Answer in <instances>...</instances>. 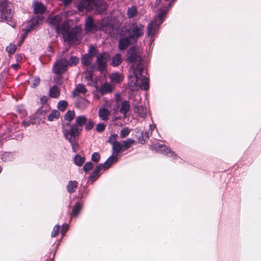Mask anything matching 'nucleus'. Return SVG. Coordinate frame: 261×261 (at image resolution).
<instances>
[{
    "instance_id": "f257e3e1",
    "label": "nucleus",
    "mask_w": 261,
    "mask_h": 261,
    "mask_svg": "<svg viewBox=\"0 0 261 261\" xmlns=\"http://www.w3.org/2000/svg\"><path fill=\"white\" fill-rule=\"evenodd\" d=\"M126 61L128 63H135L136 65L133 69V74L137 80L142 77V72L144 71V66L140 64L142 60L141 56L136 46L130 47L127 50Z\"/></svg>"
},
{
    "instance_id": "f03ea898",
    "label": "nucleus",
    "mask_w": 261,
    "mask_h": 261,
    "mask_svg": "<svg viewBox=\"0 0 261 261\" xmlns=\"http://www.w3.org/2000/svg\"><path fill=\"white\" fill-rule=\"evenodd\" d=\"M87 119L85 115H80L76 117L75 123L63 122L61 125L62 132L69 133L72 136L74 134L80 135L83 127L87 122Z\"/></svg>"
},
{
    "instance_id": "7ed1b4c3",
    "label": "nucleus",
    "mask_w": 261,
    "mask_h": 261,
    "mask_svg": "<svg viewBox=\"0 0 261 261\" xmlns=\"http://www.w3.org/2000/svg\"><path fill=\"white\" fill-rule=\"evenodd\" d=\"M174 1H172L169 3L165 5L163 4V7L159 9V12L158 14V17L160 19V21L158 24L155 20L150 21L147 25V34L148 36L155 35L157 27L161 25L166 16L167 12L169 11L170 8L172 5Z\"/></svg>"
},
{
    "instance_id": "20e7f679",
    "label": "nucleus",
    "mask_w": 261,
    "mask_h": 261,
    "mask_svg": "<svg viewBox=\"0 0 261 261\" xmlns=\"http://www.w3.org/2000/svg\"><path fill=\"white\" fill-rule=\"evenodd\" d=\"M82 29L75 26L64 31L63 36L65 41L69 43L79 44L82 39Z\"/></svg>"
},
{
    "instance_id": "39448f33",
    "label": "nucleus",
    "mask_w": 261,
    "mask_h": 261,
    "mask_svg": "<svg viewBox=\"0 0 261 261\" xmlns=\"http://www.w3.org/2000/svg\"><path fill=\"white\" fill-rule=\"evenodd\" d=\"M13 6L7 0H0V16L7 21H11L13 16Z\"/></svg>"
},
{
    "instance_id": "423d86ee",
    "label": "nucleus",
    "mask_w": 261,
    "mask_h": 261,
    "mask_svg": "<svg viewBox=\"0 0 261 261\" xmlns=\"http://www.w3.org/2000/svg\"><path fill=\"white\" fill-rule=\"evenodd\" d=\"M106 24L100 23L99 25L96 24L91 16H88L85 20L84 30L87 33H95L97 31H105Z\"/></svg>"
},
{
    "instance_id": "0eeeda50",
    "label": "nucleus",
    "mask_w": 261,
    "mask_h": 261,
    "mask_svg": "<svg viewBox=\"0 0 261 261\" xmlns=\"http://www.w3.org/2000/svg\"><path fill=\"white\" fill-rule=\"evenodd\" d=\"M62 133L65 139L70 143L72 151L75 153L77 152L80 147L78 142L80 135L74 134L72 136L69 133L64 132H62Z\"/></svg>"
},
{
    "instance_id": "6e6552de",
    "label": "nucleus",
    "mask_w": 261,
    "mask_h": 261,
    "mask_svg": "<svg viewBox=\"0 0 261 261\" xmlns=\"http://www.w3.org/2000/svg\"><path fill=\"white\" fill-rule=\"evenodd\" d=\"M132 26L131 33L129 34L128 35L132 38V42L135 43L141 36L143 35L144 26L141 23L139 24L132 23Z\"/></svg>"
},
{
    "instance_id": "1a4fd4ad",
    "label": "nucleus",
    "mask_w": 261,
    "mask_h": 261,
    "mask_svg": "<svg viewBox=\"0 0 261 261\" xmlns=\"http://www.w3.org/2000/svg\"><path fill=\"white\" fill-rule=\"evenodd\" d=\"M110 59L109 54L103 52L99 54L97 56L96 64L97 65V69L99 71L103 72L106 69L107 63Z\"/></svg>"
},
{
    "instance_id": "9d476101",
    "label": "nucleus",
    "mask_w": 261,
    "mask_h": 261,
    "mask_svg": "<svg viewBox=\"0 0 261 261\" xmlns=\"http://www.w3.org/2000/svg\"><path fill=\"white\" fill-rule=\"evenodd\" d=\"M67 60L65 58H61L55 63L53 70L57 74H61L67 70Z\"/></svg>"
},
{
    "instance_id": "9b49d317",
    "label": "nucleus",
    "mask_w": 261,
    "mask_h": 261,
    "mask_svg": "<svg viewBox=\"0 0 261 261\" xmlns=\"http://www.w3.org/2000/svg\"><path fill=\"white\" fill-rule=\"evenodd\" d=\"M132 42V38L129 36L126 35L124 33H120L119 35V39L117 47L120 50L126 49Z\"/></svg>"
},
{
    "instance_id": "f8f14e48",
    "label": "nucleus",
    "mask_w": 261,
    "mask_h": 261,
    "mask_svg": "<svg viewBox=\"0 0 261 261\" xmlns=\"http://www.w3.org/2000/svg\"><path fill=\"white\" fill-rule=\"evenodd\" d=\"M41 21L42 19L40 18H34L28 21L24 27L22 29V30L24 32V34H22V39L25 38L28 33L33 30Z\"/></svg>"
},
{
    "instance_id": "ddd939ff",
    "label": "nucleus",
    "mask_w": 261,
    "mask_h": 261,
    "mask_svg": "<svg viewBox=\"0 0 261 261\" xmlns=\"http://www.w3.org/2000/svg\"><path fill=\"white\" fill-rule=\"evenodd\" d=\"M50 27L59 34L60 32L61 18L58 15H55L50 18L48 21Z\"/></svg>"
},
{
    "instance_id": "4468645a",
    "label": "nucleus",
    "mask_w": 261,
    "mask_h": 261,
    "mask_svg": "<svg viewBox=\"0 0 261 261\" xmlns=\"http://www.w3.org/2000/svg\"><path fill=\"white\" fill-rule=\"evenodd\" d=\"M144 73H145V74L147 73L146 70L145 69H144V71L142 72V77H140V79H139L137 80L136 78L135 77L136 82H135L134 85L135 86H137L139 81H142V82H141V83L140 84V87L142 89H143L144 90H147L149 88V83H148L149 80L147 77H145L143 75Z\"/></svg>"
},
{
    "instance_id": "2eb2a0df",
    "label": "nucleus",
    "mask_w": 261,
    "mask_h": 261,
    "mask_svg": "<svg viewBox=\"0 0 261 261\" xmlns=\"http://www.w3.org/2000/svg\"><path fill=\"white\" fill-rule=\"evenodd\" d=\"M93 4L87 0H81L77 5V8L79 11L84 10H91L92 9Z\"/></svg>"
},
{
    "instance_id": "dca6fc26",
    "label": "nucleus",
    "mask_w": 261,
    "mask_h": 261,
    "mask_svg": "<svg viewBox=\"0 0 261 261\" xmlns=\"http://www.w3.org/2000/svg\"><path fill=\"white\" fill-rule=\"evenodd\" d=\"M158 147L161 148L160 150L161 153L165 154L167 156L173 157L174 159H176L177 158V155L175 153V152L168 148L166 145L159 144Z\"/></svg>"
},
{
    "instance_id": "f3484780",
    "label": "nucleus",
    "mask_w": 261,
    "mask_h": 261,
    "mask_svg": "<svg viewBox=\"0 0 261 261\" xmlns=\"http://www.w3.org/2000/svg\"><path fill=\"white\" fill-rule=\"evenodd\" d=\"M46 10L44 5L38 1L34 3V11L35 14H43Z\"/></svg>"
},
{
    "instance_id": "a211bd4d",
    "label": "nucleus",
    "mask_w": 261,
    "mask_h": 261,
    "mask_svg": "<svg viewBox=\"0 0 261 261\" xmlns=\"http://www.w3.org/2000/svg\"><path fill=\"white\" fill-rule=\"evenodd\" d=\"M130 106L128 100H123L121 103V106L119 111L123 115L124 117H126L127 113L130 109Z\"/></svg>"
},
{
    "instance_id": "6ab92c4d",
    "label": "nucleus",
    "mask_w": 261,
    "mask_h": 261,
    "mask_svg": "<svg viewBox=\"0 0 261 261\" xmlns=\"http://www.w3.org/2000/svg\"><path fill=\"white\" fill-rule=\"evenodd\" d=\"M87 90L85 88V86L82 84H79L76 86V88L72 92V95L73 97L78 96L79 93L85 94L87 92Z\"/></svg>"
},
{
    "instance_id": "aec40b11",
    "label": "nucleus",
    "mask_w": 261,
    "mask_h": 261,
    "mask_svg": "<svg viewBox=\"0 0 261 261\" xmlns=\"http://www.w3.org/2000/svg\"><path fill=\"white\" fill-rule=\"evenodd\" d=\"M117 156V155H116V154H115V156L112 154L106 161L104 163L102 164L104 165H103V169L104 170L109 168L113 163L116 162L117 161L118 159Z\"/></svg>"
},
{
    "instance_id": "412c9836",
    "label": "nucleus",
    "mask_w": 261,
    "mask_h": 261,
    "mask_svg": "<svg viewBox=\"0 0 261 261\" xmlns=\"http://www.w3.org/2000/svg\"><path fill=\"white\" fill-rule=\"evenodd\" d=\"M117 156V155H116V154H115V156L112 154L106 161L104 163L102 164L104 165H103V169L104 170L109 168L113 163L116 162L117 161L118 159Z\"/></svg>"
},
{
    "instance_id": "4be33fe9",
    "label": "nucleus",
    "mask_w": 261,
    "mask_h": 261,
    "mask_svg": "<svg viewBox=\"0 0 261 261\" xmlns=\"http://www.w3.org/2000/svg\"><path fill=\"white\" fill-rule=\"evenodd\" d=\"M112 148L113 153L116 154V155L124 151L122 141L121 142H117L112 146Z\"/></svg>"
},
{
    "instance_id": "5701e85b",
    "label": "nucleus",
    "mask_w": 261,
    "mask_h": 261,
    "mask_svg": "<svg viewBox=\"0 0 261 261\" xmlns=\"http://www.w3.org/2000/svg\"><path fill=\"white\" fill-rule=\"evenodd\" d=\"M83 208V203L81 202L77 201L75 203L73 206L71 212V215L73 217H76Z\"/></svg>"
},
{
    "instance_id": "b1692460",
    "label": "nucleus",
    "mask_w": 261,
    "mask_h": 261,
    "mask_svg": "<svg viewBox=\"0 0 261 261\" xmlns=\"http://www.w3.org/2000/svg\"><path fill=\"white\" fill-rule=\"evenodd\" d=\"M110 115L109 111L105 108H101L98 110V116L103 120L107 121L108 120V116Z\"/></svg>"
},
{
    "instance_id": "393cba45",
    "label": "nucleus",
    "mask_w": 261,
    "mask_h": 261,
    "mask_svg": "<svg viewBox=\"0 0 261 261\" xmlns=\"http://www.w3.org/2000/svg\"><path fill=\"white\" fill-rule=\"evenodd\" d=\"M122 62L121 55L119 53L116 54L112 58L111 65L114 67L119 66Z\"/></svg>"
},
{
    "instance_id": "a878e982",
    "label": "nucleus",
    "mask_w": 261,
    "mask_h": 261,
    "mask_svg": "<svg viewBox=\"0 0 261 261\" xmlns=\"http://www.w3.org/2000/svg\"><path fill=\"white\" fill-rule=\"evenodd\" d=\"M60 91L57 86H54L50 88L49 91V95L50 97L57 98L59 97Z\"/></svg>"
},
{
    "instance_id": "bb28decb",
    "label": "nucleus",
    "mask_w": 261,
    "mask_h": 261,
    "mask_svg": "<svg viewBox=\"0 0 261 261\" xmlns=\"http://www.w3.org/2000/svg\"><path fill=\"white\" fill-rule=\"evenodd\" d=\"M92 60L93 58L88 54H85L81 58V63L86 66H88L90 65Z\"/></svg>"
},
{
    "instance_id": "cd10ccee",
    "label": "nucleus",
    "mask_w": 261,
    "mask_h": 261,
    "mask_svg": "<svg viewBox=\"0 0 261 261\" xmlns=\"http://www.w3.org/2000/svg\"><path fill=\"white\" fill-rule=\"evenodd\" d=\"M77 187V182L75 180H70L68 182V184L67 186V191L72 194L75 191Z\"/></svg>"
},
{
    "instance_id": "c85d7f7f",
    "label": "nucleus",
    "mask_w": 261,
    "mask_h": 261,
    "mask_svg": "<svg viewBox=\"0 0 261 261\" xmlns=\"http://www.w3.org/2000/svg\"><path fill=\"white\" fill-rule=\"evenodd\" d=\"M134 113H137L140 117H144L146 115V112L142 106L136 105L134 107Z\"/></svg>"
},
{
    "instance_id": "c756f323",
    "label": "nucleus",
    "mask_w": 261,
    "mask_h": 261,
    "mask_svg": "<svg viewBox=\"0 0 261 261\" xmlns=\"http://www.w3.org/2000/svg\"><path fill=\"white\" fill-rule=\"evenodd\" d=\"M75 116V113L74 111H68L64 116V120L66 121V122H70L74 119Z\"/></svg>"
},
{
    "instance_id": "7c9ffc66",
    "label": "nucleus",
    "mask_w": 261,
    "mask_h": 261,
    "mask_svg": "<svg viewBox=\"0 0 261 261\" xmlns=\"http://www.w3.org/2000/svg\"><path fill=\"white\" fill-rule=\"evenodd\" d=\"M113 87L109 84L106 82L101 87L100 92L102 95L112 91Z\"/></svg>"
},
{
    "instance_id": "2f4dec72",
    "label": "nucleus",
    "mask_w": 261,
    "mask_h": 261,
    "mask_svg": "<svg viewBox=\"0 0 261 261\" xmlns=\"http://www.w3.org/2000/svg\"><path fill=\"white\" fill-rule=\"evenodd\" d=\"M60 116V113L57 110H53L51 113L47 116V120L49 121H54V119H58Z\"/></svg>"
},
{
    "instance_id": "473e14b6",
    "label": "nucleus",
    "mask_w": 261,
    "mask_h": 261,
    "mask_svg": "<svg viewBox=\"0 0 261 261\" xmlns=\"http://www.w3.org/2000/svg\"><path fill=\"white\" fill-rule=\"evenodd\" d=\"M73 161L75 165L81 166L85 161V158L79 154H76L73 158Z\"/></svg>"
},
{
    "instance_id": "72a5a7b5",
    "label": "nucleus",
    "mask_w": 261,
    "mask_h": 261,
    "mask_svg": "<svg viewBox=\"0 0 261 261\" xmlns=\"http://www.w3.org/2000/svg\"><path fill=\"white\" fill-rule=\"evenodd\" d=\"M124 150L128 149L135 143V140L131 138H128L122 141Z\"/></svg>"
},
{
    "instance_id": "f704fd0d",
    "label": "nucleus",
    "mask_w": 261,
    "mask_h": 261,
    "mask_svg": "<svg viewBox=\"0 0 261 261\" xmlns=\"http://www.w3.org/2000/svg\"><path fill=\"white\" fill-rule=\"evenodd\" d=\"M137 14L138 11L135 6H133L130 8H128L127 15L128 18H133L136 16Z\"/></svg>"
},
{
    "instance_id": "c9c22d12",
    "label": "nucleus",
    "mask_w": 261,
    "mask_h": 261,
    "mask_svg": "<svg viewBox=\"0 0 261 261\" xmlns=\"http://www.w3.org/2000/svg\"><path fill=\"white\" fill-rule=\"evenodd\" d=\"M79 62V59L76 56H71L67 60V66L71 67L76 66Z\"/></svg>"
},
{
    "instance_id": "e433bc0d",
    "label": "nucleus",
    "mask_w": 261,
    "mask_h": 261,
    "mask_svg": "<svg viewBox=\"0 0 261 261\" xmlns=\"http://www.w3.org/2000/svg\"><path fill=\"white\" fill-rule=\"evenodd\" d=\"M67 106L68 102L66 100H60L58 103V108L60 111L64 112L66 109Z\"/></svg>"
},
{
    "instance_id": "4c0bfd02",
    "label": "nucleus",
    "mask_w": 261,
    "mask_h": 261,
    "mask_svg": "<svg viewBox=\"0 0 261 261\" xmlns=\"http://www.w3.org/2000/svg\"><path fill=\"white\" fill-rule=\"evenodd\" d=\"M118 135L114 134L110 135L108 141V143H110L112 146L116 144L117 141Z\"/></svg>"
},
{
    "instance_id": "58836bf2",
    "label": "nucleus",
    "mask_w": 261,
    "mask_h": 261,
    "mask_svg": "<svg viewBox=\"0 0 261 261\" xmlns=\"http://www.w3.org/2000/svg\"><path fill=\"white\" fill-rule=\"evenodd\" d=\"M99 176V174H98L95 171H93L90 175L88 177V182H90L91 184L94 182Z\"/></svg>"
},
{
    "instance_id": "ea45409f",
    "label": "nucleus",
    "mask_w": 261,
    "mask_h": 261,
    "mask_svg": "<svg viewBox=\"0 0 261 261\" xmlns=\"http://www.w3.org/2000/svg\"><path fill=\"white\" fill-rule=\"evenodd\" d=\"M93 168V164L91 162H88L85 164L83 166V169L84 171L87 173L90 170H92Z\"/></svg>"
},
{
    "instance_id": "a19ab883",
    "label": "nucleus",
    "mask_w": 261,
    "mask_h": 261,
    "mask_svg": "<svg viewBox=\"0 0 261 261\" xmlns=\"http://www.w3.org/2000/svg\"><path fill=\"white\" fill-rule=\"evenodd\" d=\"M16 50V46L15 44H10L6 47V50L8 51L10 55L14 54Z\"/></svg>"
},
{
    "instance_id": "79ce46f5",
    "label": "nucleus",
    "mask_w": 261,
    "mask_h": 261,
    "mask_svg": "<svg viewBox=\"0 0 261 261\" xmlns=\"http://www.w3.org/2000/svg\"><path fill=\"white\" fill-rule=\"evenodd\" d=\"M12 154L10 152H5L2 155V159L4 162L9 161L12 159Z\"/></svg>"
},
{
    "instance_id": "37998d69",
    "label": "nucleus",
    "mask_w": 261,
    "mask_h": 261,
    "mask_svg": "<svg viewBox=\"0 0 261 261\" xmlns=\"http://www.w3.org/2000/svg\"><path fill=\"white\" fill-rule=\"evenodd\" d=\"M111 80L114 82L119 83L121 81L120 76L118 72L113 73L111 75Z\"/></svg>"
},
{
    "instance_id": "c03bdc74",
    "label": "nucleus",
    "mask_w": 261,
    "mask_h": 261,
    "mask_svg": "<svg viewBox=\"0 0 261 261\" xmlns=\"http://www.w3.org/2000/svg\"><path fill=\"white\" fill-rule=\"evenodd\" d=\"M97 50L93 45H91L88 49V54L92 58L96 55Z\"/></svg>"
},
{
    "instance_id": "a18cd8bd",
    "label": "nucleus",
    "mask_w": 261,
    "mask_h": 261,
    "mask_svg": "<svg viewBox=\"0 0 261 261\" xmlns=\"http://www.w3.org/2000/svg\"><path fill=\"white\" fill-rule=\"evenodd\" d=\"M129 134V129L128 127H125L124 128H122L120 130V137L121 138H124L126 136L128 135Z\"/></svg>"
},
{
    "instance_id": "49530a36",
    "label": "nucleus",
    "mask_w": 261,
    "mask_h": 261,
    "mask_svg": "<svg viewBox=\"0 0 261 261\" xmlns=\"http://www.w3.org/2000/svg\"><path fill=\"white\" fill-rule=\"evenodd\" d=\"M60 229V226L59 225H56L51 232V237L53 238L56 237L59 232Z\"/></svg>"
},
{
    "instance_id": "de8ad7c7",
    "label": "nucleus",
    "mask_w": 261,
    "mask_h": 261,
    "mask_svg": "<svg viewBox=\"0 0 261 261\" xmlns=\"http://www.w3.org/2000/svg\"><path fill=\"white\" fill-rule=\"evenodd\" d=\"M100 156L98 152H95L92 153L91 156V160L93 162L97 163L100 160Z\"/></svg>"
},
{
    "instance_id": "09e8293b",
    "label": "nucleus",
    "mask_w": 261,
    "mask_h": 261,
    "mask_svg": "<svg viewBox=\"0 0 261 261\" xmlns=\"http://www.w3.org/2000/svg\"><path fill=\"white\" fill-rule=\"evenodd\" d=\"M40 83V79L39 77L36 76L31 82V87L32 88H35L39 85Z\"/></svg>"
},
{
    "instance_id": "8fccbe9b",
    "label": "nucleus",
    "mask_w": 261,
    "mask_h": 261,
    "mask_svg": "<svg viewBox=\"0 0 261 261\" xmlns=\"http://www.w3.org/2000/svg\"><path fill=\"white\" fill-rule=\"evenodd\" d=\"M106 128V125L103 123H99L97 124L96 129L98 133H102Z\"/></svg>"
},
{
    "instance_id": "3c124183",
    "label": "nucleus",
    "mask_w": 261,
    "mask_h": 261,
    "mask_svg": "<svg viewBox=\"0 0 261 261\" xmlns=\"http://www.w3.org/2000/svg\"><path fill=\"white\" fill-rule=\"evenodd\" d=\"M94 126V122L92 120H89L88 123H86L85 129L87 130H90Z\"/></svg>"
},
{
    "instance_id": "603ef678",
    "label": "nucleus",
    "mask_w": 261,
    "mask_h": 261,
    "mask_svg": "<svg viewBox=\"0 0 261 261\" xmlns=\"http://www.w3.org/2000/svg\"><path fill=\"white\" fill-rule=\"evenodd\" d=\"M34 120H32V119H30L28 121H23L22 122V125L24 127H28L29 125H30V124H34Z\"/></svg>"
},
{
    "instance_id": "864d4df0",
    "label": "nucleus",
    "mask_w": 261,
    "mask_h": 261,
    "mask_svg": "<svg viewBox=\"0 0 261 261\" xmlns=\"http://www.w3.org/2000/svg\"><path fill=\"white\" fill-rule=\"evenodd\" d=\"M139 142L141 144H144L147 140H145V136H144L143 132H141V135L138 138Z\"/></svg>"
},
{
    "instance_id": "5fc2aeb1",
    "label": "nucleus",
    "mask_w": 261,
    "mask_h": 261,
    "mask_svg": "<svg viewBox=\"0 0 261 261\" xmlns=\"http://www.w3.org/2000/svg\"><path fill=\"white\" fill-rule=\"evenodd\" d=\"M103 165H104L102 164H99L96 167L93 171L96 172L97 174H99L100 171H101V169L103 168Z\"/></svg>"
},
{
    "instance_id": "6e6d98bb",
    "label": "nucleus",
    "mask_w": 261,
    "mask_h": 261,
    "mask_svg": "<svg viewBox=\"0 0 261 261\" xmlns=\"http://www.w3.org/2000/svg\"><path fill=\"white\" fill-rule=\"evenodd\" d=\"M48 100V98L46 96L43 95L40 98V103L41 105H45Z\"/></svg>"
},
{
    "instance_id": "4d7b16f0",
    "label": "nucleus",
    "mask_w": 261,
    "mask_h": 261,
    "mask_svg": "<svg viewBox=\"0 0 261 261\" xmlns=\"http://www.w3.org/2000/svg\"><path fill=\"white\" fill-rule=\"evenodd\" d=\"M68 225L66 223H64L62 225V229H61V233L62 234H64V233H65L67 230H68Z\"/></svg>"
},
{
    "instance_id": "13d9d810",
    "label": "nucleus",
    "mask_w": 261,
    "mask_h": 261,
    "mask_svg": "<svg viewBox=\"0 0 261 261\" xmlns=\"http://www.w3.org/2000/svg\"><path fill=\"white\" fill-rule=\"evenodd\" d=\"M151 134H152V132H150L149 130H148V131H146L144 133V136H145V140H147L148 141L150 136Z\"/></svg>"
},
{
    "instance_id": "bf43d9fd",
    "label": "nucleus",
    "mask_w": 261,
    "mask_h": 261,
    "mask_svg": "<svg viewBox=\"0 0 261 261\" xmlns=\"http://www.w3.org/2000/svg\"><path fill=\"white\" fill-rule=\"evenodd\" d=\"M79 104H82L83 105H86L87 102V100L86 98H82L78 100Z\"/></svg>"
},
{
    "instance_id": "052dcab7",
    "label": "nucleus",
    "mask_w": 261,
    "mask_h": 261,
    "mask_svg": "<svg viewBox=\"0 0 261 261\" xmlns=\"http://www.w3.org/2000/svg\"><path fill=\"white\" fill-rule=\"evenodd\" d=\"M115 100H116V102H119V101H120L121 100V97L120 95V94L119 93H116L115 95Z\"/></svg>"
},
{
    "instance_id": "680f3d73",
    "label": "nucleus",
    "mask_w": 261,
    "mask_h": 261,
    "mask_svg": "<svg viewBox=\"0 0 261 261\" xmlns=\"http://www.w3.org/2000/svg\"><path fill=\"white\" fill-rule=\"evenodd\" d=\"M12 67L15 69V70H16L18 69V68L19 67V65L17 63H16V64H12L11 65Z\"/></svg>"
},
{
    "instance_id": "e2e57ef3",
    "label": "nucleus",
    "mask_w": 261,
    "mask_h": 261,
    "mask_svg": "<svg viewBox=\"0 0 261 261\" xmlns=\"http://www.w3.org/2000/svg\"><path fill=\"white\" fill-rule=\"evenodd\" d=\"M72 0H63V3L65 6L69 5Z\"/></svg>"
},
{
    "instance_id": "0e129e2a",
    "label": "nucleus",
    "mask_w": 261,
    "mask_h": 261,
    "mask_svg": "<svg viewBox=\"0 0 261 261\" xmlns=\"http://www.w3.org/2000/svg\"><path fill=\"white\" fill-rule=\"evenodd\" d=\"M162 4V0H156L155 5L156 6H159Z\"/></svg>"
},
{
    "instance_id": "69168bd1",
    "label": "nucleus",
    "mask_w": 261,
    "mask_h": 261,
    "mask_svg": "<svg viewBox=\"0 0 261 261\" xmlns=\"http://www.w3.org/2000/svg\"><path fill=\"white\" fill-rule=\"evenodd\" d=\"M15 57L17 61H19L22 59V57L21 55H19V54H17L16 55Z\"/></svg>"
},
{
    "instance_id": "338daca9",
    "label": "nucleus",
    "mask_w": 261,
    "mask_h": 261,
    "mask_svg": "<svg viewBox=\"0 0 261 261\" xmlns=\"http://www.w3.org/2000/svg\"><path fill=\"white\" fill-rule=\"evenodd\" d=\"M22 139V134H19L17 137V140H21Z\"/></svg>"
},
{
    "instance_id": "774afa93",
    "label": "nucleus",
    "mask_w": 261,
    "mask_h": 261,
    "mask_svg": "<svg viewBox=\"0 0 261 261\" xmlns=\"http://www.w3.org/2000/svg\"><path fill=\"white\" fill-rule=\"evenodd\" d=\"M155 125H149V130L152 132V130L154 128Z\"/></svg>"
}]
</instances>
